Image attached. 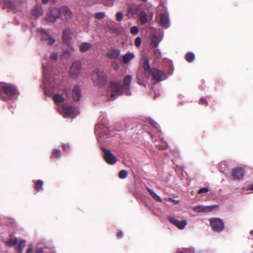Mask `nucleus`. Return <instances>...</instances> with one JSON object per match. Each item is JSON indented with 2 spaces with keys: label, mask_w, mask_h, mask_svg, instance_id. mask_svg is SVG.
Returning <instances> with one entry per match:
<instances>
[{
  "label": "nucleus",
  "mask_w": 253,
  "mask_h": 253,
  "mask_svg": "<svg viewBox=\"0 0 253 253\" xmlns=\"http://www.w3.org/2000/svg\"><path fill=\"white\" fill-rule=\"evenodd\" d=\"M149 78L143 77V74L141 72H139L137 74V83L140 85H143L145 87H146V84H144Z\"/></svg>",
  "instance_id": "nucleus-24"
},
{
  "label": "nucleus",
  "mask_w": 253,
  "mask_h": 253,
  "mask_svg": "<svg viewBox=\"0 0 253 253\" xmlns=\"http://www.w3.org/2000/svg\"><path fill=\"white\" fill-rule=\"evenodd\" d=\"M33 251V248L32 246H30L27 249L26 251V253H32Z\"/></svg>",
  "instance_id": "nucleus-47"
},
{
  "label": "nucleus",
  "mask_w": 253,
  "mask_h": 253,
  "mask_svg": "<svg viewBox=\"0 0 253 253\" xmlns=\"http://www.w3.org/2000/svg\"><path fill=\"white\" fill-rule=\"evenodd\" d=\"M116 18L118 21H121L123 19V14L122 12H118L116 13Z\"/></svg>",
  "instance_id": "nucleus-42"
},
{
  "label": "nucleus",
  "mask_w": 253,
  "mask_h": 253,
  "mask_svg": "<svg viewBox=\"0 0 253 253\" xmlns=\"http://www.w3.org/2000/svg\"><path fill=\"white\" fill-rule=\"evenodd\" d=\"M73 99L76 101L80 100L81 97V89L78 86H75L72 91Z\"/></svg>",
  "instance_id": "nucleus-21"
},
{
  "label": "nucleus",
  "mask_w": 253,
  "mask_h": 253,
  "mask_svg": "<svg viewBox=\"0 0 253 253\" xmlns=\"http://www.w3.org/2000/svg\"><path fill=\"white\" fill-rule=\"evenodd\" d=\"M6 4L8 6L10 7V9H13L14 8L13 4L10 1H8L6 3Z\"/></svg>",
  "instance_id": "nucleus-48"
},
{
  "label": "nucleus",
  "mask_w": 253,
  "mask_h": 253,
  "mask_svg": "<svg viewBox=\"0 0 253 253\" xmlns=\"http://www.w3.org/2000/svg\"><path fill=\"white\" fill-rule=\"evenodd\" d=\"M39 32L42 35V39L43 41L45 42L48 45H52L55 42V40L49 35L47 31L42 28L39 29Z\"/></svg>",
  "instance_id": "nucleus-12"
},
{
  "label": "nucleus",
  "mask_w": 253,
  "mask_h": 253,
  "mask_svg": "<svg viewBox=\"0 0 253 253\" xmlns=\"http://www.w3.org/2000/svg\"><path fill=\"white\" fill-rule=\"evenodd\" d=\"M244 170L242 168H235L232 171L233 180H239L244 176Z\"/></svg>",
  "instance_id": "nucleus-15"
},
{
  "label": "nucleus",
  "mask_w": 253,
  "mask_h": 253,
  "mask_svg": "<svg viewBox=\"0 0 253 253\" xmlns=\"http://www.w3.org/2000/svg\"><path fill=\"white\" fill-rule=\"evenodd\" d=\"M120 55V50L119 49H111L107 53V56L111 59H117Z\"/></svg>",
  "instance_id": "nucleus-22"
},
{
  "label": "nucleus",
  "mask_w": 253,
  "mask_h": 253,
  "mask_svg": "<svg viewBox=\"0 0 253 253\" xmlns=\"http://www.w3.org/2000/svg\"><path fill=\"white\" fill-rule=\"evenodd\" d=\"M195 59V55L193 53L189 52L186 55V59L188 62H192Z\"/></svg>",
  "instance_id": "nucleus-35"
},
{
  "label": "nucleus",
  "mask_w": 253,
  "mask_h": 253,
  "mask_svg": "<svg viewBox=\"0 0 253 253\" xmlns=\"http://www.w3.org/2000/svg\"><path fill=\"white\" fill-rule=\"evenodd\" d=\"M43 248H41L37 250V251L34 253H43Z\"/></svg>",
  "instance_id": "nucleus-49"
},
{
  "label": "nucleus",
  "mask_w": 253,
  "mask_h": 253,
  "mask_svg": "<svg viewBox=\"0 0 253 253\" xmlns=\"http://www.w3.org/2000/svg\"><path fill=\"white\" fill-rule=\"evenodd\" d=\"M217 205H213L211 206H198L194 207L193 211L196 212H210L214 210L215 208H217Z\"/></svg>",
  "instance_id": "nucleus-13"
},
{
  "label": "nucleus",
  "mask_w": 253,
  "mask_h": 253,
  "mask_svg": "<svg viewBox=\"0 0 253 253\" xmlns=\"http://www.w3.org/2000/svg\"><path fill=\"white\" fill-rule=\"evenodd\" d=\"M200 103L201 104H204V103H207V101L206 100V99L204 98H202L200 100Z\"/></svg>",
  "instance_id": "nucleus-50"
},
{
  "label": "nucleus",
  "mask_w": 253,
  "mask_h": 253,
  "mask_svg": "<svg viewBox=\"0 0 253 253\" xmlns=\"http://www.w3.org/2000/svg\"><path fill=\"white\" fill-rule=\"evenodd\" d=\"M61 154V151L60 149H54L52 151V156H51V158H57L60 157Z\"/></svg>",
  "instance_id": "nucleus-36"
},
{
  "label": "nucleus",
  "mask_w": 253,
  "mask_h": 253,
  "mask_svg": "<svg viewBox=\"0 0 253 253\" xmlns=\"http://www.w3.org/2000/svg\"><path fill=\"white\" fill-rule=\"evenodd\" d=\"M81 62L78 60L74 61L69 70L70 76L73 78L78 77L81 72Z\"/></svg>",
  "instance_id": "nucleus-9"
},
{
  "label": "nucleus",
  "mask_w": 253,
  "mask_h": 253,
  "mask_svg": "<svg viewBox=\"0 0 253 253\" xmlns=\"http://www.w3.org/2000/svg\"><path fill=\"white\" fill-rule=\"evenodd\" d=\"M152 18H153V14H152L151 15V16H150V18H151V19H152Z\"/></svg>",
  "instance_id": "nucleus-55"
},
{
  "label": "nucleus",
  "mask_w": 253,
  "mask_h": 253,
  "mask_svg": "<svg viewBox=\"0 0 253 253\" xmlns=\"http://www.w3.org/2000/svg\"><path fill=\"white\" fill-rule=\"evenodd\" d=\"M58 57V54L56 52H52L49 56H46L44 57V60L46 62H52L56 61Z\"/></svg>",
  "instance_id": "nucleus-27"
},
{
  "label": "nucleus",
  "mask_w": 253,
  "mask_h": 253,
  "mask_svg": "<svg viewBox=\"0 0 253 253\" xmlns=\"http://www.w3.org/2000/svg\"><path fill=\"white\" fill-rule=\"evenodd\" d=\"M139 20L142 25H144L147 22V16L146 13L142 10L138 14Z\"/></svg>",
  "instance_id": "nucleus-25"
},
{
  "label": "nucleus",
  "mask_w": 253,
  "mask_h": 253,
  "mask_svg": "<svg viewBox=\"0 0 253 253\" xmlns=\"http://www.w3.org/2000/svg\"><path fill=\"white\" fill-rule=\"evenodd\" d=\"M17 244L18 240L16 238H10L9 240L5 242V245L8 247L14 246Z\"/></svg>",
  "instance_id": "nucleus-29"
},
{
  "label": "nucleus",
  "mask_w": 253,
  "mask_h": 253,
  "mask_svg": "<svg viewBox=\"0 0 253 253\" xmlns=\"http://www.w3.org/2000/svg\"><path fill=\"white\" fill-rule=\"evenodd\" d=\"M95 17L98 19H101L105 17V14L104 12H97L95 14Z\"/></svg>",
  "instance_id": "nucleus-38"
},
{
  "label": "nucleus",
  "mask_w": 253,
  "mask_h": 253,
  "mask_svg": "<svg viewBox=\"0 0 253 253\" xmlns=\"http://www.w3.org/2000/svg\"><path fill=\"white\" fill-rule=\"evenodd\" d=\"M135 45L136 47H140L141 43V39L139 37H137L135 40Z\"/></svg>",
  "instance_id": "nucleus-41"
},
{
  "label": "nucleus",
  "mask_w": 253,
  "mask_h": 253,
  "mask_svg": "<svg viewBox=\"0 0 253 253\" xmlns=\"http://www.w3.org/2000/svg\"><path fill=\"white\" fill-rule=\"evenodd\" d=\"M60 8V18L64 22H70L73 18L71 10L67 6H62Z\"/></svg>",
  "instance_id": "nucleus-8"
},
{
  "label": "nucleus",
  "mask_w": 253,
  "mask_h": 253,
  "mask_svg": "<svg viewBox=\"0 0 253 253\" xmlns=\"http://www.w3.org/2000/svg\"><path fill=\"white\" fill-rule=\"evenodd\" d=\"M248 190H253V184L249 185L247 188Z\"/></svg>",
  "instance_id": "nucleus-51"
},
{
  "label": "nucleus",
  "mask_w": 253,
  "mask_h": 253,
  "mask_svg": "<svg viewBox=\"0 0 253 253\" xmlns=\"http://www.w3.org/2000/svg\"><path fill=\"white\" fill-rule=\"evenodd\" d=\"M150 122H151V125L152 126H156V125H157V123L155 121H152Z\"/></svg>",
  "instance_id": "nucleus-52"
},
{
  "label": "nucleus",
  "mask_w": 253,
  "mask_h": 253,
  "mask_svg": "<svg viewBox=\"0 0 253 253\" xmlns=\"http://www.w3.org/2000/svg\"><path fill=\"white\" fill-rule=\"evenodd\" d=\"M132 80V76L127 75L124 78L123 85L120 83L117 82L111 83L107 89L108 95L113 97L116 95L123 94L127 95H130V88Z\"/></svg>",
  "instance_id": "nucleus-2"
},
{
  "label": "nucleus",
  "mask_w": 253,
  "mask_h": 253,
  "mask_svg": "<svg viewBox=\"0 0 253 253\" xmlns=\"http://www.w3.org/2000/svg\"><path fill=\"white\" fill-rule=\"evenodd\" d=\"M154 54L156 58H160L161 56V53L159 49H156L154 51Z\"/></svg>",
  "instance_id": "nucleus-44"
},
{
  "label": "nucleus",
  "mask_w": 253,
  "mask_h": 253,
  "mask_svg": "<svg viewBox=\"0 0 253 253\" xmlns=\"http://www.w3.org/2000/svg\"><path fill=\"white\" fill-rule=\"evenodd\" d=\"M169 220L171 223L176 226L179 229H183L187 224L186 220L179 221L173 217H169Z\"/></svg>",
  "instance_id": "nucleus-14"
},
{
  "label": "nucleus",
  "mask_w": 253,
  "mask_h": 253,
  "mask_svg": "<svg viewBox=\"0 0 253 253\" xmlns=\"http://www.w3.org/2000/svg\"><path fill=\"white\" fill-rule=\"evenodd\" d=\"M73 35V32L70 29H66L63 33V41L67 43L70 44L71 43L72 40V36Z\"/></svg>",
  "instance_id": "nucleus-16"
},
{
  "label": "nucleus",
  "mask_w": 253,
  "mask_h": 253,
  "mask_svg": "<svg viewBox=\"0 0 253 253\" xmlns=\"http://www.w3.org/2000/svg\"><path fill=\"white\" fill-rule=\"evenodd\" d=\"M62 57L63 58H69L71 57V53L70 51H68V50H66L65 51L63 52L62 55Z\"/></svg>",
  "instance_id": "nucleus-40"
},
{
  "label": "nucleus",
  "mask_w": 253,
  "mask_h": 253,
  "mask_svg": "<svg viewBox=\"0 0 253 253\" xmlns=\"http://www.w3.org/2000/svg\"><path fill=\"white\" fill-rule=\"evenodd\" d=\"M128 175V173L126 170H121L119 173V177L121 179L126 178Z\"/></svg>",
  "instance_id": "nucleus-37"
},
{
  "label": "nucleus",
  "mask_w": 253,
  "mask_h": 253,
  "mask_svg": "<svg viewBox=\"0 0 253 253\" xmlns=\"http://www.w3.org/2000/svg\"><path fill=\"white\" fill-rule=\"evenodd\" d=\"M160 10L161 12H159L156 16L157 22L160 26L167 29L170 26L169 13L164 8Z\"/></svg>",
  "instance_id": "nucleus-5"
},
{
  "label": "nucleus",
  "mask_w": 253,
  "mask_h": 253,
  "mask_svg": "<svg viewBox=\"0 0 253 253\" xmlns=\"http://www.w3.org/2000/svg\"><path fill=\"white\" fill-rule=\"evenodd\" d=\"M153 77L157 80L163 81L166 78V75L164 72L156 69H153L151 70Z\"/></svg>",
  "instance_id": "nucleus-17"
},
{
  "label": "nucleus",
  "mask_w": 253,
  "mask_h": 253,
  "mask_svg": "<svg viewBox=\"0 0 253 253\" xmlns=\"http://www.w3.org/2000/svg\"><path fill=\"white\" fill-rule=\"evenodd\" d=\"M209 191V189L207 187H204L198 190V194L206 193Z\"/></svg>",
  "instance_id": "nucleus-43"
},
{
  "label": "nucleus",
  "mask_w": 253,
  "mask_h": 253,
  "mask_svg": "<svg viewBox=\"0 0 253 253\" xmlns=\"http://www.w3.org/2000/svg\"><path fill=\"white\" fill-rule=\"evenodd\" d=\"M42 0V2L43 3V4H46L48 3L49 0Z\"/></svg>",
  "instance_id": "nucleus-53"
},
{
  "label": "nucleus",
  "mask_w": 253,
  "mask_h": 253,
  "mask_svg": "<svg viewBox=\"0 0 253 253\" xmlns=\"http://www.w3.org/2000/svg\"><path fill=\"white\" fill-rule=\"evenodd\" d=\"M143 68L144 70V75L146 78H149L151 75L150 66L147 57H143Z\"/></svg>",
  "instance_id": "nucleus-19"
},
{
  "label": "nucleus",
  "mask_w": 253,
  "mask_h": 253,
  "mask_svg": "<svg viewBox=\"0 0 253 253\" xmlns=\"http://www.w3.org/2000/svg\"><path fill=\"white\" fill-rule=\"evenodd\" d=\"M146 189L148 191V192L150 193V194L151 195V196L155 199L156 201L160 202L161 201V198L157 194H156L153 190L150 189V188L146 187Z\"/></svg>",
  "instance_id": "nucleus-32"
},
{
  "label": "nucleus",
  "mask_w": 253,
  "mask_h": 253,
  "mask_svg": "<svg viewBox=\"0 0 253 253\" xmlns=\"http://www.w3.org/2000/svg\"><path fill=\"white\" fill-rule=\"evenodd\" d=\"M92 47V44L88 42H83L79 45V50L83 53L89 51Z\"/></svg>",
  "instance_id": "nucleus-20"
},
{
  "label": "nucleus",
  "mask_w": 253,
  "mask_h": 253,
  "mask_svg": "<svg viewBox=\"0 0 253 253\" xmlns=\"http://www.w3.org/2000/svg\"><path fill=\"white\" fill-rule=\"evenodd\" d=\"M43 182L42 180H38L35 184L34 188L37 191H39L42 187Z\"/></svg>",
  "instance_id": "nucleus-34"
},
{
  "label": "nucleus",
  "mask_w": 253,
  "mask_h": 253,
  "mask_svg": "<svg viewBox=\"0 0 253 253\" xmlns=\"http://www.w3.org/2000/svg\"><path fill=\"white\" fill-rule=\"evenodd\" d=\"M134 57V54L132 52H128L122 57V61L124 63H128Z\"/></svg>",
  "instance_id": "nucleus-26"
},
{
  "label": "nucleus",
  "mask_w": 253,
  "mask_h": 253,
  "mask_svg": "<svg viewBox=\"0 0 253 253\" xmlns=\"http://www.w3.org/2000/svg\"><path fill=\"white\" fill-rule=\"evenodd\" d=\"M58 111L64 118L73 119L77 115L75 108L69 104H65L57 108Z\"/></svg>",
  "instance_id": "nucleus-6"
},
{
  "label": "nucleus",
  "mask_w": 253,
  "mask_h": 253,
  "mask_svg": "<svg viewBox=\"0 0 253 253\" xmlns=\"http://www.w3.org/2000/svg\"><path fill=\"white\" fill-rule=\"evenodd\" d=\"M210 225L215 232H222L225 228L224 222L222 219L218 217H212L209 220Z\"/></svg>",
  "instance_id": "nucleus-7"
},
{
  "label": "nucleus",
  "mask_w": 253,
  "mask_h": 253,
  "mask_svg": "<svg viewBox=\"0 0 253 253\" xmlns=\"http://www.w3.org/2000/svg\"><path fill=\"white\" fill-rule=\"evenodd\" d=\"M70 49L71 50V51H74V47H73V46H70V47H69Z\"/></svg>",
  "instance_id": "nucleus-54"
},
{
  "label": "nucleus",
  "mask_w": 253,
  "mask_h": 253,
  "mask_svg": "<svg viewBox=\"0 0 253 253\" xmlns=\"http://www.w3.org/2000/svg\"><path fill=\"white\" fill-rule=\"evenodd\" d=\"M1 89L6 96H4L0 93V98L1 100L8 101L17 98L19 93L12 84L4 83L1 85Z\"/></svg>",
  "instance_id": "nucleus-3"
},
{
  "label": "nucleus",
  "mask_w": 253,
  "mask_h": 253,
  "mask_svg": "<svg viewBox=\"0 0 253 253\" xmlns=\"http://www.w3.org/2000/svg\"><path fill=\"white\" fill-rule=\"evenodd\" d=\"M162 39H159L156 35H153L151 37V43L153 45L154 47H157Z\"/></svg>",
  "instance_id": "nucleus-28"
},
{
  "label": "nucleus",
  "mask_w": 253,
  "mask_h": 253,
  "mask_svg": "<svg viewBox=\"0 0 253 253\" xmlns=\"http://www.w3.org/2000/svg\"><path fill=\"white\" fill-rule=\"evenodd\" d=\"M62 148H63V150L67 151V150H69L70 146L69 144H63L62 145Z\"/></svg>",
  "instance_id": "nucleus-45"
},
{
  "label": "nucleus",
  "mask_w": 253,
  "mask_h": 253,
  "mask_svg": "<svg viewBox=\"0 0 253 253\" xmlns=\"http://www.w3.org/2000/svg\"><path fill=\"white\" fill-rule=\"evenodd\" d=\"M118 239H121L123 237V233L121 231H119L117 234Z\"/></svg>",
  "instance_id": "nucleus-46"
},
{
  "label": "nucleus",
  "mask_w": 253,
  "mask_h": 253,
  "mask_svg": "<svg viewBox=\"0 0 253 253\" xmlns=\"http://www.w3.org/2000/svg\"><path fill=\"white\" fill-rule=\"evenodd\" d=\"M142 9L139 5L133 4L129 5L128 8V14L133 16L135 14H139V13Z\"/></svg>",
  "instance_id": "nucleus-18"
},
{
  "label": "nucleus",
  "mask_w": 253,
  "mask_h": 253,
  "mask_svg": "<svg viewBox=\"0 0 253 253\" xmlns=\"http://www.w3.org/2000/svg\"><path fill=\"white\" fill-rule=\"evenodd\" d=\"M130 32L132 35L137 34L139 32V29L137 26H133L131 28Z\"/></svg>",
  "instance_id": "nucleus-39"
},
{
  "label": "nucleus",
  "mask_w": 253,
  "mask_h": 253,
  "mask_svg": "<svg viewBox=\"0 0 253 253\" xmlns=\"http://www.w3.org/2000/svg\"><path fill=\"white\" fill-rule=\"evenodd\" d=\"M91 79L95 86L102 87L106 85L107 79L105 72L101 69H96L91 74Z\"/></svg>",
  "instance_id": "nucleus-4"
},
{
  "label": "nucleus",
  "mask_w": 253,
  "mask_h": 253,
  "mask_svg": "<svg viewBox=\"0 0 253 253\" xmlns=\"http://www.w3.org/2000/svg\"><path fill=\"white\" fill-rule=\"evenodd\" d=\"M108 127H95L94 128V131L96 133H98L99 136V137H103V135L102 133V131H105L107 130V128Z\"/></svg>",
  "instance_id": "nucleus-33"
},
{
  "label": "nucleus",
  "mask_w": 253,
  "mask_h": 253,
  "mask_svg": "<svg viewBox=\"0 0 253 253\" xmlns=\"http://www.w3.org/2000/svg\"><path fill=\"white\" fill-rule=\"evenodd\" d=\"M108 124V121L104 116H100L99 118V126H106Z\"/></svg>",
  "instance_id": "nucleus-31"
},
{
  "label": "nucleus",
  "mask_w": 253,
  "mask_h": 253,
  "mask_svg": "<svg viewBox=\"0 0 253 253\" xmlns=\"http://www.w3.org/2000/svg\"><path fill=\"white\" fill-rule=\"evenodd\" d=\"M43 69V83L44 84V90L46 94L50 95L54 94L52 99L56 104H59L64 102L65 97L63 93L59 92V87L54 79L48 78V68L47 67L46 62L42 63Z\"/></svg>",
  "instance_id": "nucleus-1"
},
{
  "label": "nucleus",
  "mask_w": 253,
  "mask_h": 253,
  "mask_svg": "<svg viewBox=\"0 0 253 253\" xmlns=\"http://www.w3.org/2000/svg\"><path fill=\"white\" fill-rule=\"evenodd\" d=\"M25 246V240H22L20 241L18 244L17 246L16 247V251L19 253H21L23 248Z\"/></svg>",
  "instance_id": "nucleus-30"
},
{
  "label": "nucleus",
  "mask_w": 253,
  "mask_h": 253,
  "mask_svg": "<svg viewBox=\"0 0 253 253\" xmlns=\"http://www.w3.org/2000/svg\"><path fill=\"white\" fill-rule=\"evenodd\" d=\"M58 18H60V8L54 7L47 14L45 20L48 22L54 23Z\"/></svg>",
  "instance_id": "nucleus-11"
},
{
  "label": "nucleus",
  "mask_w": 253,
  "mask_h": 253,
  "mask_svg": "<svg viewBox=\"0 0 253 253\" xmlns=\"http://www.w3.org/2000/svg\"><path fill=\"white\" fill-rule=\"evenodd\" d=\"M101 149L104 152L103 158L105 161L109 165L115 164L117 159L111 151L104 148H101Z\"/></svg>",
  "instance_id": "nucleus-10"
},
{
  "label": "nucleus",
  "mask_w": 253,
  "mask_h": 253,
  "mask_svg": "<svg viewBox=\"0 0 253 253\" xmlns=\"http://www.w3.org/2000/svg\"><path fill=\"white\" fill-rule=\"evenodd\" d=\"M43 10L41 5L36 6L31 11V14L36 18H39L43 14Z\"/></svg>",
  "instance_id": "nucleus-23"
}]
</instances>
